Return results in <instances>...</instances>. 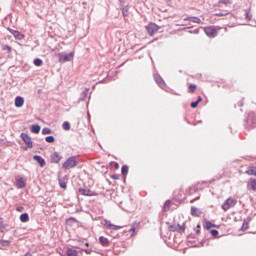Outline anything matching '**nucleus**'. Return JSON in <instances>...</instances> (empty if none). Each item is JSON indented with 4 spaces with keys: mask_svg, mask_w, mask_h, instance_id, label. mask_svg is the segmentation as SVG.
I'll list each match as a JSON object with an SVG mask.
<instances>
[{
    "mask_svg": "<svg viewBox=\"0 0 256 256\" xmlns=\"http://www.w3.org/2000/svg\"><path fill=\"white\" fill-rule=\"evenodd\" d=\"M77 157L72 156L68 158L63 164V169H73V167H77Z\"/></svg>",
    "mask_w": 256,
    "mask_h": 256,
    "instance_id": "1",
    "label": "nucleus"
},
{
    "mask_svg": "<svg viewBox=\"0 0 256 256\" xmlns=\"http://www.w3.org/2000/svg\"><path fill=\"white\" fill-rule=\"evenodd\" d=\"M73 57H75V54L72 52L70 53H59L58 54V59L60 63H67L69 61H73Z\"/></svg>",
    "mask_w": 256,
    "mask_h": 256,
    "instance_id": "2",
    "label": "nucleus"
},
{
    "mask_svg": "<svg viewBox=\"0 0 256 256\" xmlns=\"http://www.w3.org/2000/svg\"><path fill=\"white\" fill-rule=\"evenodd\" d=\"M236 205L237 200H235L233 197H230L222 204V209L223 211H229V209L235 207Z\"/></svg>",
    "mask_w": 256,
    "mask_h": 256,
    "instance_id": "3",
    "label": "nucleus"
},
{
    "mask_svg": "<svg viewBox=\"0 0 256 256\" xmlns=\"http://www.w3.org/2000/svg\"><path fill=\"white\" fill-rule=\"evenodd\" d=\"M146 31H147L148 35L153 37L155 35V33H157V31H159V26H157V24H155V23H150L149 25L146 26Z\"/></svg>",
    "mask_w": 256,
    "mask_h": 256,
    "instance_id": "4",
    "label": "nucleus"
},
{
    "mask_svg": "<svg viewBox=\"0 0 256 256\" xmlns=\"http://www.w3.org/2000/svg\"><path fill=\"white\" fill-rule=\"evenodd\" d=\"M21 139L27 145L28 149H33V140H31V136L27 133H21Z\"/></svg>",
    "mask_w": 256,
    "mask_h": 256,
    "instance_id": "5",
    "label": "nucleus"
},
{
    "mask_svg": "<svg viewBox=\"0 0 256 256\" xmlns=\"http://www.w3.org/2000/svg\"><path fill=\"white\" fill-rule=\"evenodd\" d=\"M154 80L161 89H167V84L165 83V80H163L161 75L154 74Z\"/></svg>",
    "mask_w": 256,
    "mask_h": 256,
    "instance_id": "6",
    "label": "nucleus"
},
{
    "mask_svg": "<svg viewBox=\"0 0 256 256\" xmlns=\"http://www.w3.org/2000/svg\"><path fill=\"white\" fill-rule=\"evenodd\" d=\"M204 33L207 35V37H210V39L217 37V29L213 27H206L204 29Z\"/></svg>",
    "mask_w": 256,
    "mask_h": 256,
    "instance_id": "7",
    "label": "nucleus"
},
{
    "mask_svg": "<svg viewBox=\"0 0 256 256\" xmlns=\"http://www.w3.org/2000/svg\"><path fill=\"white\" fill-rule=\"evenodd\" d=\"M246 125H248V127H250V129H253V127H255L256 119H255V116L253 114H249V116L246 120Z\"/></svg>",
    "mask_w": 256,
    "mask_h": 256,
    "instance_id": "8",
    "label": "nucleus"
},
{
    "mask_svg": "<svg viewBox=\"0 0 256 256\" xmlns=\"http://www.w3.org/2000/svg\"><path fill=\"white\" fill-rule=\"evenodd\" d=\"M61 159H62V156L61 154H59V152H54L50 156L51 163H59Z\"/></svg>",
    "mask_w": 256,
    "mask_h": 256,
    "instance_id": "9",
    "label": "nucleus"
},
{
    "mask_svg": "<svg viewBox=\"0 0 256 256\" xmlns=\"http://www.w3.org/2000/svg\"><path fill=\"white\" fill-rule=\"evenodd\" d=\"M104 225H105V227H107V229H110L112 231H117L119 229H123V226H117V225L111 224V222L108 220H105Z\"/></svg>",
    "mask_w": 256,
    "mask_h": 256,
    "instance_id": "10",
    "label": "nucleus"
},
{
    "mask_svg": "<svg viewBox=\"0 0 256 256\" xmlns=\"http://www.w3.org/2000/svg\"><path fill=\"white\" fill-rule=\"evenodd\" d=\"M79 193L84 197H93V191L89 189L79 188Z\"/></svg>",
    "mask_w": 256,
    "mask_h": 256,
    "instance_id": "11",
    "label": "nucleus"
},
{
    "mask_svg": "<svg viewBox=\"0 0 256 256\" xmlns=\"http://www.w3.org/2000/svg\"><path fill=\"white\" fill-rule=\"evenodd\" d=\"M33 159H34V161H37V163L40 165V167L45 166V159H43V157H41L40 155H34Z\"/></svg>",
    "mask_w": 256,
    "mask_h": 256,
    "instance_id": "12",
    "label": "nucleus"
},
{
    "mask_svg": "<svg viewBox=\"0 0 256 256\" xmlns=\"http://www.w3.org/2000/svg\"><path fill=\"white\" fill-rule=\"evenodd\" d=\"M201 210L199 209V208H197V207H195V206H192L191 207V215L193 216V217H201Z\"/></svg>",
    "mask_w": 256,
    "mask_h": 256,
    "instance_id": "13",
    "label": "nucleus"
},
{
    "mask_svg": "<svg viewBox=\"0 0 256 256\" xmlns=\"http://www.w3.org/2000/svg\"><path fill=\"white\" fill-rule=\"evenodd\" d=\"M24 103H25V99L23 97L17 96L15 98V107L20 108L22 105H24Z\"/></svg>",
    "mask_w": 256,
    "mask_h": 256,
    "instance_id": "14",
    "label": "nucleus"
},
{
    "mask_svg": "<svg viewBox=\"0 0 256 256\" xmlns=\"http://www.w3.org/2000/svg\"><path fill=\"white\" fill-rule=\"evenodd\" d=\"M16 183H17L19 189H25V187H27V184L25 183V181L22 177L16 179Z\"/></svg>",
    "mask_w": 256,
    "mask_h": 256,
    "instance_id": "15",
    "label": "nucleus"
},
{
    "mask_svg": "<svg viewBox=\"0 0 256 256\" xmlns=\"http://www.w3.org/2000/svg\"><path fill=\"white\" fill-rule=\"evenodd\" d=\"M99 243H100V245H102V247H109V239H107L103 236L99 237Z\"/></svg>",
    "mask_w": 256,
    "mask_h": 256,
    "instance_id": "16",
    "label": "nucleus"
},
{
    "mask_svg": "<svg viewBox=\"0 0 256 256\" xmlns=\"http://www.w3.org/2000/svg\"><path fill=\"white\" fill-rule=\"evenodd\" d=\"M184 21H190L191 23H201V18L199 17H188L184 18Z\"/></svg>",
    "mask_w": 256,
    "mask_h": 256,
    "instance_id": "17",
    "label": "nucleus"
},
{
    "mask_svg": "<svg viewBox=\"0 0 256 256\" xmlns=\"http://www.w3.org/2000/svg\"><path fill=\"white\" fill-rule=\"evenodd\" d=\"M247 175H254L256 177V166H250L246 170Z\"/></svg>",
    "mask_w": 256,
    "mask_h": 256,
    "instance_id": "18",
    "label": "nucleus"
},
{
    "mask_svg": "<svg viewBox=\"0 0 256 256\" xmlns=\"http://www.w3.org/2000/svg\"><path fill=\"white\" fill-rule=\"evenodd\" d=\"M245 19H247V21H251V19H253V14H251V8L245 9Z\"/></svg>",
    "mask_w": 256,
    "mask_h": 256,
    "instance_id": "19",
    "label": "nucleus"
},
{
    "mask_svg": "<svg viewBox=\"0 0 256 256\" xmlns=\"http://www.w3.org/2000/svg\"><path fill=\"white\" fill-rule=\"evenodd\" d=\"M31 132L36 134L41 133V126L39 124L32 125Z\"/></svg>",
    "mask_w": 256,
    "mask_h": 256,
    "instance_id": "20",
    "label": "nucleus"
},
{
    "mask_svg": "<svg viewBox=\"0 0 256 256\" xmlns=\"http://www.w3.org/2000/svg\"><path fill=\"white\" fill-rule=\"evenodd\" d=\"M7 231V224L3 221V218H0V233H5Z\"/></svg>",
    "mask_w": 256,
    "mask_h": 256,
    "instance_id": "21",
    "label": "nucleus"
},
{
    "mask_svg": "<svg viewBox=\"0 0 256 256\" xmlns=\"http://www.w3.org/2000/svg\"><path fill=\"white\" fill-rule=\"evenodd\" d=\"M87 95H89V88H86L80 95V101H85L87 99Z\"/></svg>",
    "mask_w": 256,
    "mask_h": 256,
    "instance_id": "22",
    "label": "nucleus"
},
{
    "mask_svg": "<svg viewBox=\"0 0 256 256\" xmlns=\"http://www.w3.org/2000/svg\"><path fill=\"white\" fill-rule=\"evenodd\" d=\"M20 221L21 223H27V221H29V214L28 213L21 214Z\"/></svg>",
    "mask_w": 256,
    "mask_h": 256,
    "instance_id": "23",
    "label": "nucleus"
},
{
    "mask_svg": "<svg viewBox=\"0 0 256 256\" xmlns=\"http://www.w3.org/2000/svg\"><path fill=\"white\" fill-rule=\"evenodd\" d=\"M122 175H127L129 173V166L123 165L121 168Z\"/></svg>",
    "mask_w": 256,
    "mask_h": 256,
    "instance_id": "24",
    "label": "nucleus"
},
{
    "mask_svg": "<svg viewBox=\"0 0 256 256\" xmlns=\"http://www.w3.org/2000/svg\"><path fill=\"white\" fill-rule=\"evenodd\" d=\"M248 229H249V222H247V220H244L241 227V231H247Z\"/></svg>",
    "mask_w": 256,
    "mask_h": 256,
    "instance_id": "25",
    "label": "nucleus"
},
{
    "mask_svg": "<svg viewBox=\"0 0 256 256\" xmlns=\"http://www.w3.org/2000/svg\"><path fill=\"white\" fill-rule=\"evenodd\" d=\"M0 245H2V247H9V245H11V241L9 240H0Z\"/></svg>",
    "mask_w": 256,
    "mask_h": 256,
    "instance_id": "26",
    "label": "nucleus"
},
{
    "mask_svg": "<svg viewBox=\"0 0 256 256\" xmlns=\"http://www.w3.org/2000/svg\"><path fill=\"white\" fill-rule=\"evenodd\" d=\"M34 65H35L36 67H41V66L43 65V60H41L40 58H36V59L34 60Z\"/></svg>",
    "mask_w": 256,
    "mask_h": 256,
    "instance_id": "27",
    "label": "nucleus"
},
{
    "mask_svg": "<svg viewBox=\"0 0 256 256\" xmlns=\"http://www.w3.org/2000/svg\"><path fill=\"white\" fill-rule=\"evenodd\" d=\"M62 128L64 129V131H69L71 129V124H69V122H64L62 124Z\"/></svg>",
    "mask_w": 256,
    "mask_h": 256,
    "instance_id": "28",
    "label": "nucleus"
},
{
    "mask_svg": "<svg viewBox=\"0 0 256 256\" xmlns=\"http://www.w3.org/2000/svg\"><path fill=\"white\" fill-rule=\"evenodd\" d=\"M221 3H222L223 5H231V0H219V1H218L219 7H221Z\"/></svg>",
    "mask_w": 256,
    "mask_h": 256,
    "instance_id": "29",
    "label": "nucleus"
},
{
    "mask_svg": "<svg viewBox=\"0 0 256 256\" xmlns=\"http://www.w3.org/2000/svg\"><path fill=\"white\" fill-rule=\"evenodd\" d=\"M52 130L50 128H43L42 129V135H51Z\"/></svg>",
    "mask_w": 256,
    "mask_h": 256,
    "instance_id": "30",
    "label": "nucleus"
},
{
    "mask_svg": "<svg viewBox=\"0 0 256 256\" xmlns=\"http://www.w3.org/2000/svg\"><path fill=\"white\" fill-rule=\"evenodd\" d=\"M45 141L46 143H55V136H47Z\"/></svg>",
    "mask_w": 256,
    "mask_h": 256,
    "instance_id": "31",
    "label": "nucleus"
},
{
    "mask_svg": "<svg viewBox=\"0 0 256 256\" xmlns=\"http://www.w3.org/2000/svg\"><path fill=\"white\" fill-rule=\"evenodd\" d=\"M250 183L252 191H256V180L254 178H251Z\"/></svg>",
    "mask_w": 256,
    "mask_h": 256,
    "instance_id": "32",
    "label": "nucleus"
},
{
    "mask_svg": "<svg viewBox=\"0 0 256 256\" xmlns=\"http://www.w3.org/2000/svg\"><path fill=\"white\" fill-rule=\"evenodd\" d=\"M171 207V200H167L164 203V211H167Z\"/></svg>",
    "mask_w": 256,
    "mask_h": 256,
    "instance_id": "33",
    "label": "nucleus"
},
{
    "mask_svg": "<svg viewBox=\"0 0 256 256\" xmlns=\"http://www.w3.org/2000/svg\"><path fill=\"white\" fill-rule=\"evenodd\" d=\"M195 89H197V85L190 84V86H189V93H195Z\"/></svg>",
    "mask_w": 256,
    "mask_h": 256,
    "instance_id": "34",
    "label": "nucleus"
},
{
    "mask_svg": "<svg viewBox=\"0 0 256 256\" xmlns=\"http://www.w3.org/2000/svg\"><path fill=\"white\" fill-rule=\"evenodd\" d=\"M14 36L16 37V39H23V35H21L19 31H14Z\"/></svg>",
    "mask_w": 256,
    "mask_h": 256,
    "instance_id": "35",
    "label": "nucleus"
},
{
    "mask_svg": "<svg viewBox=\"0 0 256 256\" xmlns=\"http://www.w3.org/2000/svg\"><path fill=\"white\" fill-rule=\"evenodd\" d=\"M210 233H211L212 237H214V238H217V236L219 235V231H217L215 229L211 230Z\"/></svg>",
    "mask_w": 256,
    "mask_h": 256,
    "instance_id": "36",
    "label": "nucleus"
},
{
    "mask_svg": "<svg viewBox=\"0 0 256 256\" xmlns=\"http://www.w3.org/2000/svg\"><path fill=\"white\" fill-rule=\"evenodd\" d=\"M198 106H199V103H198L197 101H194V102H192V103L190 104V107H191L192 109H197Z\"/></svg>",
    "mask_w": 256,
    "mask_h": 256,
    "instance_id": "37",
    "label": "nucleus"
},
{
    "mask_svg": "<svg viewBox=\"0 0 256 256\" xmlns=\"http://www.w3.org/2000/svg\"><path fill=\"white\" fill-rule=\"evenodd\" d=\"M205 225H206V229H211V227H215V224H213L209 221H206Z\"/></svg>",
    "mask_w": 256,
    "mask_h": 256,
    "instance_id": "38",
    "label": "nucleus"
},
{
    "mask_svg": "<svg viewBox=\"0 0 256 256\" xmlns=\"http://www.w3.org/2000/svg\"><path fill=\"white\" fill-rule=\"evenodd\" d=\"M178 230V226L177 225H170L169 226V231L175 232Z\"/></svg>",
    "mask_w": 256,
    "mask_h": 256,
    "instance_id": "39",
    "label": "nucleus"
},
{
    "mask_svg": "<svg viewBox=\"0 0 256 256\" xmlns=\"http://www.w3.org/2000/svg\"><path fill=\"white\" fill-rule=\"evenodd\" d=\"M122 15H123L124 17H127V15H129V11L127 10V7H124V8L122 9Z\"/></svg>",
    "mask_w": 256,
    "mask_h": 256,
    "instance_id": "40",
    "label": "nucleus"
},
{
    "mask_svg": "<svg viewBox=\"0 0 256 256\" xmlns=\"http://www.w3.org/2000/svg\"><path fill=\"white\" fill-rule=\"evenodd\" d=\"M3 51H8V53H11V46L9 45L3 46Z\"/></svg>",
    "mask_w": 256,
    "mask_h": 256,
    "instance_id": "41",
    "label": "nucleus"
},
{
    "mask_svg": "<svg viewBox=\"0 0 256 256\" xmlns=\"http://www.w3.org/2000/svg\"><path fill=\"white\" fill-rule=\"evenodd\" d=\"M61 189H67V184L65 182H60Z\"/></svg>",
    "mask_w": 256,
    "mask_h": 256,
    "instance_id": "42",
    "label": "nucleus"
},
{
    "mask_svg": "<svg viewBox=\"0 0 256 256\" xmlns=\"http://www.w3.org/2000/svg\"><path fill=\"white\" fill-rule=\"evenodd\" d=\"M129 233H132L131 236L135 235V228L132 226L129 230Z\"/></svg>",
    "mask_w": 256,
    "mask_h": 256,
    "instance_id": "43",
    "label": "nucleus"
},
{
    "mask_svg": "<svg viewBox=\"0 0 256 256\" xmlns=\"http://www.w3.org/2000/svg\"><path fill=\"white\" fill-rule=\"evenodd\" d=\"M201 101H203V98L201 96H198V99L196 100V103L200 104Z\"/></svg>",
    "mask_w": 256,
    "mask_h": 256,
    "instance_id": "44",
    "label": "nucleus"
},
{
    "mask_svg": "<svg viewBox=\"0 0 256 256\" xmlns=\"http://www.w3.org/2000/svg\"><path fill=\"white\" fill-rule=\"evenodd\" d=\"M177 227H178L179 231H184V229H185V225H183V226L177 225Z\"/></svg>",
    "mask_w": 256,
    "mask_h": 256,
    "instance_id": "45",
    "label": "nucleus"
},
{
    "mask_svg": "<svg viewBox=\"0 0 256 256\" xmlns=\"http://www.w3.org/2000/svg\"><path fill=\"white\" fill-rule=\"evenodd\" d=\"M225 15H227V14H224V13H217L216 14L217 17H225Z\"/></svg>",
    "mask_w": 256,
    "mask_h": 256,
    "instance_id": "46",
    "label": "nucleus"
},
{
    "mask_svg": "<svg viewBox=\"0 0 256 256\" xmlns=\"http://www.w3.org/2000/svg\"><path fill=\"white\" fill-rule=\"evenodd\" d=\"M111 179L117 180V179H119V176L117 174H114V175L111 176Z\"/></svg>",
    "mask_w": 256,
    "mask_h": 256,
    "instance_id": "47",
    "label": "nucleus"
},
{
    "mask_svg": "<svg viewBox=\"0 0 256 256\" xmlns=\"http://www.w3.org/2000/svg\"><path fill=\"white\" fill-rule=\"evenodd\" d=\"M16 211H23V206H19L16 208Z\"/></svg>",
    "mask_w": 256,
    "mask_h": 256,
    "instance_id": "48",
    "label": "nucleus"
},
{
    "mask_svg": "<svg viewBox=\"0 0 256 256\" xmlns=\"http://www.w3.org/2000/svg\"><path fill=\"white\" fill-rule=\"evenodd\" d=\"M84 251H85V253H87V255H91V250L85 249Z\"/></svg>",
    "mask_w": 256,
    "mask_h": 256,
    "instance_id": "49",
    "label": "nucleus"
},
{
    "mask_svg": "<svg viewBox=\"0 0 256 256\" xmlns=\"http://www.w3.org/2000/svg\"><path fill=\"white\" fill-rule=\"evenodd\" d=\"M238 107H243V100L238 103Z\"/></svg>",
    "mask_w": 256,
    "mask_h": 256,
    "instance_id": "50",
    "label": "nucleus"
},
{
    "mask_svg": "<svg viewBox=\"0 0 256 256\" xmlns=\"http://www.w3.org/2000/svg\"><path fill=\"white\" fill-rule=\"evenodd\" d=\"M115 169H119V164L115 163Z\"/></svg>",
    "mask_w": 256,
    "mask_h": 256,
    "instance_id": "51",
    "label": "nucleus"
},
{
    "mask_svg": "<svg viewBox=\"0 0 256 256\" xmlns=\"http://www.w3.org/2000/svg\"><path fill=\"white\" fill-rule=\"evenodd\" d=\"M24 256H33L31 253H26Z\"/></svg>",
    "mask_w": 256,
    "mask_h": 256,
    "instance_id": "52",
    "label": "nucleus"
},
{
    "mask_svg": "<svg viewBox=\"0 0 256 256\" xmlns=\"http://www.w3.org/2000/svg\"><path fill=\"white\" fill-rule=\"evenodd\" d=\"M194 33H199V30H197V29H196V30H194Z\"/></svg>",
    "mask_w": 256,
    "mask_h": 256,
    "instance_id": "53",
    "label": "nucleus"
},
{
    "mask_svg": "<svg viewBox=\"0 0 256 256\" xmlns=\"http://www.w3.org/2000/svg\"><path fill=\"white\" fill-rule=\"evenodd\" d=\"M196 233L199 234V233H200V230H197Z\"/></svg>",
    "mask_w": 256,
    "mask_h": 256,
    "instance_id": "54",
    "label": "nucleus"
},
{
    "mask_svg": "<svg viewBox=\"0 0 256 256\" xmlns=\"http://www.w3.org/2000/svg\"><path fill=\"white\" fill-rule=\"evenodd\" d=\"M68 221H73V218H70Z\"/></svg>",
    "mask_w": 256,
    "mask_h": 256,
    "instance_id": "55",
    "label": "nucleus"
}]
</instances>
